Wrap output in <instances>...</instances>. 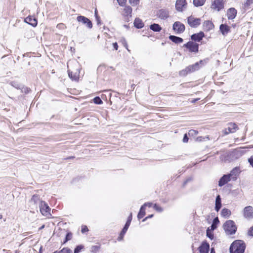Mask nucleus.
<instances>
[{"label": "nucleus", "instance_id": "052dcab7", "mask_svg": "<svg viewBox=\"0 0 253 253\" xmlns=\"http://www.w3.org/2000/svg\"><path fill=\"white\" fill-rule=\"evenodd\" d=\"M211 253H215V252L214 251V249L213 248H212L211 249Z\"/></svg>", "mask_w": 253, "mask_h": 253}, {"label": "nucleus", "instance_id": "a19ab883", "mask_svg": "<svg viewBox=\"0 0 253 253\" xmlns=\"http://www.w3.org/2000/svg\"><path fill=\"white\" fill-rule=\"evenodd\" d=\"M39 200V197L38 195H34L31 198V201L36 203Z\"/></svg>", "mask_w": 253, "mask_h": 253}, {"label": "nucleus", "instance_id": "6e6552de", "mask_svg": "<svg viewBox=\"0 0 253 253\" xmlns=\"http://www.w3.org/2000/svg\"><path fill=\"white\" fill-rule=\"evenodd\" d=\"M238 129V126L234 123H229L227 125V127L225 128L223 132L225 135L228 134L230 133H234Z\"/></svg>", "mask_w": 253, "mask_h": 253}, {"label": "nucleus", "instance_id": "f8f14e48", "mask_svg": "<svg viewBox=\"0 0 253 253\" xmlns=\"http://www.w3.org/2000/svg\"><path fill=\"white\" fill-rule=\"evenodd\" d=\"M68 75L70 79L74 81H78L80 76V71L78 69H76L74 71L68 70Z\"/></svg>", "mask_w": 253, "mask_h": 253}, {"label": "nucleus", "instance_id": "1a4fd4ad", "mask_svg": "<svg viewBox=\"0 0 253 253\" xmlns=\"http://www.w3.org/2000/svg\"><path fill=\"white\" fill-rule=\"evenodd\" d=\"M188 23L192 27H197L200 24L201 19L190 16L188 18Z\"/></svg>", "mask_w": 253, "mask_h": 253}, {"label": "nucleus", "instance_id": "412c9836", "mask_svg": "<svg viewBox=\"0 0 253 253\" xmlns=\"http://www.w3.org/2000/svg\"><path fill=\"white\" fill-rule=\"evenodd\" d=\"M213 27L214 25L211 21H206L203 23V27L206 31H210L213 29Z\"/></svg>", "mask_w": 253, "mask_h": 253}, {"label": "nucleus", "instance_id": "09e8293b", "mask_svg": "<svg viewBox=\"0 0 253 253\" xmlns=\"http://www.w3.org/2000/svg\"><path fill=\"white\" fill-rule=\"evenodd\" d=\"M152 205V203H146L143 205V206H144V208H145L146 207H151Z\"/></svg>", "mask_w": 253, "mask_h": 253}, {"label": "nucleus", "instance_id": "bf43d9fd", "mask_svg": "<svg viewBox=\"0 0 253 253\" xmlns=\"http://www.w3.org/2000/svg\"><path fill=\"white\" fill-rule=\"evenodd\" d=\"M124 236H121V234L120 235V236L118 237V240L120 241L122 240Z\"/></svg>", "mask_w": 253, "mask_h": 253}, {"label": "nucleus", "instance_id": "9d476101", "mask_svg": "<svg viewBox=\"0 0 253 253\" xmlns=\"http://www.w3.org/2000/svg\"><path fill=\"white\" fill-rule=\"evenodd\" d=\"M224 5L223 0H215L212 3L211 8L215 10L219 11L221 9L223 8Z\"/></svg>", "mask_w": 253, "mask_h": 253}, {"label": "nucleus", "instance_id": "dca6fc26", "mask_svg": "<svg viewBox=\"0 0 253 253\" xmlns=\"http://www.w3.org/2000/svg\"><path fill=\"white\" fill-rule=\"evenodd\" d=\"M24 21L33 27H36L38 23L37 19L32 16H29L25 18Z\"/></svg>", "mask_w": 253, "mask_h": 253}, {"label": "nucleus", "instance_id": "423d86ee", "mask_svg": "<svg viewBox=\"0 0 253 253\" xmlns=\"http://www.w3.org/2000/svg\"><path fill=\"white\" fill-rule=\"evenodd\" d=\"M243 216L245 218L252 219L253 218V207L252 206L246 207L243 211Z\"/></svg>", "mask_w": 253, "mask_h": 253}, {"label": "nucleus", "instance_id": "603ef678", "mask_svg": "<svg viewBox=\"0 0 253 253\" xmlns=\"http://www.w3.org/2000/svg\"><path fill=\"white\" fill-rule=\"evenodd\" d=\"M87 231H88V229H87V227L84 226V227H82V233H84Z\"/></svg>", "mask_w": 253, "mask_h": 253}, {"label": "nucleus", "instance_id": "37998d69", "mask_svg": "<svg viewBox=\"0 0 253 253\" xmlns=\"http://www.w3.org/2000/svg\"><path fill=\"white\" fill-rule=\"evenodd\" d=\"M117 1L120 5L123 6L125 4L126 0H117Z\"/></svg>", "mask_w": 253, "mask_h": 253}, {"label": "nucleus", "instance_id": "c9c22d12", "mask_svg": "<svg viewBox=\"0 0 253 253\" xmlns=\"http://www.w3.org/2000/svg\"><path fill=\"white\" fill-rule=\"evenodd\" d=\"M94 103L96 104H101L103 102L99 97H96L93 99Z\"/></svg>", "mask_w": 253, "mask_h": 253}, {"label": "nucleus", "instance_id": "2eb2a0df", "mask_svg": "<svg viewBox=\"0 0 253 253\" xmlns=\"http://www.w3.org/2000/svg\"><path fill=\"white\" fill-rule=\"evenodd\" d=\"M240 173V169L236 167L233 169L230 174H228L232 180L235 181L237 179L238 176Z\"/></svg>", "mask_w": 253, "mask_h": 253}, {"label": "nucleus", "instance_id": "c03bdc74", "mask_svg": "<svg viewBox=\"0 0 253 253\" xmlns=\"http://www.w3.org/2000/svg\"><path fill=\"white\" fill-rule=\"evenodd\" d=\"M57 27L60 29H63L65 28V26L63 23H60L57 25Z\"/></svg>", "mask_w": 253, "mask_h": 253}, {"label": "nucleus", "instance_id": "338daca9", "mask_svg": "<svg viewBox=\"0 0 253 253\" xmlns=\"http://www.w3.org/2000/svg\"><path fill=\"white\" fill-rule=\"evenodd\" d=\"M188 180H188V179H187L186 181H185V183H186V182H187V181H188Z\"/></svg>", "mask_w": 253, "mask_h": 253}, {"label": "nucleus", "instance_id": "c756f323", "mask_svg": "<svg viewBox=\"0 0 253 253\" xmlns=\"http://www.w3.org/2000/svg\"><path fill=\"white\" fill-rule=\"evenodd\" d=\"M206 0H193V3L196 6H200L204 4Z\"/></svg>", "mask_w": 253, "mask_h": 253}, {"label": "nucleus", "instance_id": "864d4df0", "mask_svg": "<svg viewBox=\"0 0 253 253\" xmlns=\"http://www.w3.org/2000/svg\"><path fill=\"white\" fill-rule=\"evenodd\" d=\"M113 46L115 50H117L118 48V45L117 42H114L113 43Z\"/></svg>", "mask_w": 253, "mask_h": 253}, {"label": "nucleus", "instance_id": "7ed1b4c3", "mask_svg": "<svg viewBox=\"0 0 253 253\" xmlns=\"http://www.w3.org/2000/svg\"><path fill=\"white\" fill-rule=\"evenodd\" d=\"M224 229L228 234H233L237 230V227L233 221L229 220L223 225Z\"/></svg>", "mask_w": 253, "mask_h": 253}, {"label": "nucleus", "instance_id": "9b49d317", "mask_svg": "<svg viewBox=\"0 0 253 253\" xmlns=\"http://www.w3.org/2000/svg\"><path fill=\"white\" fill-rule=\"evenodd\" d=\"M173 29L177 33H181L185 30V26L180 22H175L173 25Z\"/></svg>", "mask_w": 253, "mask_h": 253}, {"label": "nucleus", "instance_id": "13d9d810", "mask_svg": "<svg viewBox=\"0 0 253 253\" xmlns=\"http://www.w3.org/2000/svg\"><path fill=\"white\" fill-rule=\"evenodd\" d=\"M104 91L108 93V96L110 97L111 96V93L110 92L109 90H104Z\"/></svg>", "mask_w": 253, "mask_h": 253}, {"label": "nucleus", "instance_id": "5701e85b", "mask_svg": "<svg viewBox=\"0 0 253 253\" xmlns=\"http://www.w3.org/2000/svg\"><path fill=\"white\" fill-rule=\"evenodd\" d=\"M134 25L137 28L140 29L144 26V23L139 18H136L134 21Z\"/></svg>", "mask_w": 253, "mask_h": 253}, {"label": "nucleus", "instance_id": "a211bd4d", "mask_svg": "<svg viewBox=\"0 0 253 253\" xmlns=\"http://www.w3.org/2000/svg\"><path fill=\"white\" fill-rule=\"evenodd\" d=\"M237 14V10L234 8H230L228 9L227 12V16L229 20L234 19Z\"/></svg>", "mask_w": 253, "mask_h": 253}, {"label": "nucleus", "instance_id": "f3484780", "mask_svg": "<svg viewBox=\"0 0 253 253\" xmlns=\"http://www.w3.org/2000/svg\"><path fill=\"white\" fill-rule=\"evenodd\" d=\"M210 245L206 242L202 243L199 248L200 253H208Z\"/></svg>", "mask_w": 253, "mask_h": 253}, {"label": "nucleus", "instance_id": "39448f33", "mask_svg": "<svg viewBox=\"0 0 253 253\" xmlns=\"http://www.w3.org/2000/svg\"><path fill=\"white\" fill-rule=\"evenodd\" d=\"M183 46L188 48L190 52L196 53L198 51L199 44L193 42H188Z\"/></svg>", "mask_w": 253, "mask_h": 253}, {"label": "nucleus", "instance_id": "aec40b11", "mask_svg": "<svg viewBox=\"0 0 253 253\" xmlns=\"http://www.w3.org/2000/svg\"><path fill=\"white\" fill-rule=\"evenodd\" d=\"M204 37V34L202 32H200L198 34H195L191 36V39L193 41L196 42H200L202 40L203 38Z\"/></svg>", "mask_w": 253, "mask_h": 253}, {"label": "nucleus", "instance_id": "6e6d98bb", "mask_svg": "<svg viewBox=\"0 0 253 253\" xmlns=\"http://www.w3.org/2000/svg\"><path fill=\"white\" fill-rule=\"evenodd\" d=\"M215 201H221V199L219 195L217 196Z\"/></svg>", "mask_w": 253, "mask_h": 253}, {"label": "nucleus", "instance_id": "4be33fe9", "mask_svg": "<svg viewBox=\"0 0 253 253\" xmlns=\"http://www.w3.org/2000/svg\"><path fill=\"white\" fill-rule=\"evenodd\" d=\"M220 30L223 35H226L230 31V27L225 24H221L220 26Z\"/></svg>", "mask_w": 253, "mask_h": 253}, {"label": "nucleus", "instance_id": "cd10ccee", "mask_svg": "<svg viewBox=\"0 0 253 253\" xmlns=\"http://www.w3.org/2000/svg\"><path fill=\"white\" fill-rule=\"evenodd\" d=\"M221 214L223 217H229L231 215V211L226 208H224L221 211Z\"/></svg>", "mask_w": 253, "mask_h": 253}, {"label": "nucleus", "instance_id": "b1692460", "mask_svg": "<svg viewBox=\"0 0 253 253\" xmlns=\"http://www.w3.org/2000/svg\"><path fill=\"white\" fill-rule=\"evenodd\" d=\"M169 39L173 42L175 43H179L183 42V39L181 38L175 36H170L169 37Z\"/></svg>", "mask_w": 253, "mask_h": 253}, {"label": "nucleus", "instance_id": "20e7f679", "mask_svg": "<svg viewBox=\"0 0 253 253\" xmlns=\"http://www.w3.org/2000/svg\"><path fill=\"white\" fill-rule=\"evenodd\" d=\"M40 211L43 215L47 216L50 215L49 211L50 209L47 204L43 201H41L40 204Z\"/></svg>", "mask_w": 253, "mask_h": 253}, {"label": "nucleus", "instance_id": "6ab92c4d", "mask_svg": "<svg viewBox=\"0 0 253 253\" xmlns=\"http://www.w3.org/2000/svg\"><path fill=\"white\" fill-rule=\"evenodd\" d=\"M232 180L230 176L227 175H224L219 180L218 185L219 186H222L226 184L229 181Z\"/></svg>", "mask_w": 253, "mask_h": 253}, {"label": "nucleus", "instance_id": "7c9ffc66", "mask_svg": "<svg viewBox=\"0 0 253 253\" xmlns=\"http://www.w3.org/2000/svg\"><path fill=\"white\" fill-rule=\"evenodd\" d=\"M213 230H211L210 227H209L207 230V236L211 239H212L213 238V234L212 232Z\"/></svg>", "mask_w": 253, "mask_h": 253}, {"label": "nucleus", "instance_id": "4d7b16f0", "mask_svg": "<svg viewBox=\"0 0 253 253\" xmlns=\"http://www.w3.org/2000/svg\"><path fill=\"white\" fill-rule=\"evenodd\" d=\"M202 137L200 136V137H198L196 139V140L198 141H201L202 140Z\"/></svg>", "mask_w": 253, "mask_h": 253}, {"label": "nucleus", "instance_id": "4468645a", "mask_svg": "<svg viewBox=\"0 0 253 253\" xmlns=\"http://www.w3.org/2000/svg\"><path fill=\"white\" fill-rule=\"evenodd\" d=\"M186 5L185 0H177L175 3V7L177 11H182L183 8H185Z\"/></svg>", "mask_w": 253, "mask_h": 253}, {"label": "nucleus", "instance_id": "49530a36", "mask_svg": "<svg viewBox=\"0 0 253 253\" xmlns=\"http://www.w3.org/2000/svg\"><path fill=\"white\" fill-rule=\"evenodd\" d=\"M122 43L123 44L124 46L126 47V48L128 50L127 48V44L126 43V42L125 39H123L122 40Z\"/></svg>", "mask_w": 253, "mask_h": 253}, {"label": "nucleus", "instance_id": "3c124183", "mask_svg": "<svg viewBox=\"0 0 253 253\" xmlns=\"http://www.w3.org/2000/svg\"><path fill=\"white\" fill-rule=\"evenodd\" d=\"M248 233L250 235L253 236V226L250 228Z\"/></svg>", "mask_w": 253, "mask_h": 253}, {"label": "nucleus", "instance_id": "e2e57ef3", "mask_svg": "<svg viewBox=\"0 0 253 253\" xmlns=\"http://www.w3.org/2000/svg\"><path fill=\"white\" fill-rule=\"evenodd\" d=\"M199 100V99H198V98H197V99H194L192 102H193V103H195L196 101H197V100Z\"/></svg>", "mask_w": 253, "mask_h": 253}, {"label": "nucleus", "instance_id": "e433bc0d", "mask_svg": "<svg viewBox=\"0 0 253 253\" xmlns=\"http://www.w3.org/2000/svg\"><path fill=\"white\" fill-rule=\"evenodd\" d=\"M129 3L132 6H136L139 3V0H129Z\"/></svg>", "mask_w": 253, "mask_h": 253}, {"label": "nucleus", "instance_id": "79ce46f5", "mask_svg": "<svg viewBox=\"0 0 253 253\" xmlns=\"http://www.w3.org/2000/svg\"><path fill=\"white\" fill-rule=\"evenodd\" d=\"M131 220H132V213H130L129 216L128 217V219H127V220L126 223L130 225Z\"/></svg>", "mask_w": 253, "mask_h": 253}, {"label": "nucleus", "instance_id": "a878e982", "mask_svg": "<svg viewBox=\"0 0 253 253\" xmlns=\"http://www.w3.org/2000/svg\"><path fill=\"white\" fill-rule=\"evenodd\" d=\"M150 28L154 32H160L162 30V28L158 24H153L150 25Z\"/></svg>", "mask_w": 253, "mask_h": 253}, {"label": "nucleus", "instance_id": "c85d7f7f", "mask_svg": "<svg viewBox=\"0 0 253 253\" xmlns=\"http://www.w3.org/2000/svg\"><path fill=\"white\" fill-rule=\"evenodd\" d=\"M219 222L218 217H216L213 219L211 225L210 227L211 230H214L216 228L217 224Z\"/></svg>", "mask_w": 253, "mask_h": 253}, {"label": "nucleus", "instance_id": "ddd939ff", "mask_svg": "<svg viewBox=\"0 0 253 253\" xmlns=\"http://www.w3.org/2000/svg\"><path fill=\"white\" fill-rule=\"evenodd\" d=\"M157 15L159 18L162 19H165L169 17V12L166 9H161L158 11Z\"/></svg>", "mask_w": 253, "mask_h": 253}, {"label": "nucleus", "instance_id": "f704fd0d", "mask_svg": "<svg viewBox=\"0 0 253 253\" xmlns=\"http://www.w3.org/2000/svg\"><path fill=\"white\" fill-rule=\"evenodd\" d=\"M153 208L158 212H162L163 211V208L156 204L154 205Z\"/></svg>", "mask_w": 253, "mask_h": 253}, {"label": "nucleus", "instance_id": "f257e3e1", "mask_svg": "<svg viewBox=\"0 0 253 253\" xmlns=\"http://www.w3.org/2000/svg\"><path fill=\"white\" fill-rule=\"evenodd\" d=\"M246 248L245 243L242 240H236L230 247V253H244Z\"/></svg>", "mask_w": 253, "mask_h": 253}, {"label": "nucleus", "instance_id": "2f4dec72", "mask_svg": "<svg viewBox=\"0 0 253 253\" xmlns=\"http://www.w3.org/2000/svg\"><path fill=\"white\" fill-rule=\"evenodd\" d=\"M130 225L129 224H127L126 223L124 227L123 228L122 232H121V236H124V235L125 234V233H126V231L127 230L128 228V227Z\"/></svg>", "mask_w": 253, "mask_h": 253}, {"label": "nucleus", "instance_id": "8fccbe9b", "mask_svg": "<svg viewBox=\"0 0 253 253\" xmlns=\"http://www.w3.org/2000/svg\"><path fill=\"white\" fill-rule=\"evenodd\" d=\"M252 2V0H247L245 4V6H249L251 4V3Z\"/></svg>", "mask_w": 253, "mask_h": 253}, {"label": "nucleus", "instance_id": "0eeeda50", "mask_svg": "<svg viewBox=\"0 0 253 253\" xmlns=\"http://www.w3.org/2000/svg\"><path fill=\"white\" fill-rule=\"evenodd\" d=\"M77 20L83 24L85 25L87 28L91 29L92 27L91 21L87 18L84 16H79L77 18Z\"/></svg>", "mask_w": 253, "mask_h": 253}, {"label": "nucleus", "instance_id": "de8ad7c7", "mask_svg": "<svg viewBox=\"0 0 253 253\" xmlns=\"http://www.w3.org/2000/svg\"><path fill=\"white\" fill-rule=\"evenodd\" d=\"M248 161L250 165L252 166L253 168V156H251L249 159Z\"/></svg>", "mask_w": 253, "mask_h": 253}, {"label": "nucleus", "instance_id": "774afa93", "mask_svg": "<svg viewBox=\"0 0 253 253\" xmlns=\"http://www.w3.org/2000/svg\"><path fill=\"white\" fill-rule=\"evenodd\" d=\"M2 218V216L0 215V219Z\"/></svg>", "mask_w": 253, "mask_h": 253}, {"label": "nucleus", "instance_id": "680f3d73", "mask_svg": "<svg viewBox=\"0 0 253 253\" xmlns=\"http://www.w3.org/2000/svg\"><path fill=\"white\" fill-rule=\"evenodd\" d=\"M44 225H42V226L39 228V229H40V230H41V229H42L44 228Z\"/></svg>", "mask_w": 253, "mask_h": 253}, {"label": "nucleus", "instance_id": "473e14b6", "mask_svg": "<svg viewBox=\"0 0 253 253\" xmlns=\"http://www.w3.org/2000/svg\"><path fill=\"white\" fill-rule=\"evenodd\" d=\"M198 133V131L196 130L191 129L189 131L188 134L191 136H195Z\"/></svg>", "mask_w": 253, "mask_h": 253}, {"label": "nucleus", "instance_id": "f03ea898", "mask_svg": "<svg viewBox=\"0 0 253 253\" xmlns=\"http://www.w3.org/2000/svg\"><path fill=\"white\" fill-rule=\"evenodd\" d=\"M203 60H200L199 62H197L193 65L187 67L184 70L180 72V75L181 76H185L187 74L197 71L200 68V64H204Z\"/></svg>", "mask_w": 253, "mask_h": 253}, {"label": "nucleus", "instance_id": "393cba45", "mask_svg": "<svg viewBox=\"0 0 253 253\" xmlns=\"http://www.w3.org/2000/svg\"><path fill=\"white\" fill-rule=\"evenodd\" d=\"M132 8L129 6H126L124 9V15L125 16H131Z\"/></svg>", "mask_w": 253, "mask_h": 253}, {"label": "nucleus", "instance_id": "bb28decb", "mask_svg": "<svg viewBox=\"0 0 253 253\" xmlns=\"http://www.w3.org/2000/svg\"><path fill=\"white\" fill-rule=\"evenodd\" d=\"M145 215V209L144 208V206H142L140 211L137 215V217L139 219L143 218L144 216Z\"/></svg>", "mask_w": 253, "mask_h": 253}, {"label": "nucleus", "instance_id": "a18cd8bd", "mask_svg": "<svg viewBox=\"0 0 253 253\" xmlns=\"http://www.w3.org/2000/svg\"><path fill=\"white\" fill-rule=\"evenodd\" d=\"M188 141V138L187 134H185L183 138V142L184 143H187Z\"/></svg>", "mask_w": 253, "mask_h": 253}, {"label": "nucleus", "instance_id": "5fc2aeb1", "mask_svg": "<svg viewBox=\"0 0 253 253\" xmlns=\"http://www.w3.org/2000/svg\"><path fill=\"white\" fill-rule=\"evenodd\" d=\"M153 216V214H151L149 216H148L147 217H145L144 219H143V221H146L148 218H151Z\"/></svg>", "mask_w": 253, "mask_h": 253}, {"label": "nucleus", "instance_id": "69168bd1", "mask_svg": "<svg viewBox=\"0 0 253 253\" xmlns=\"http://www.w3.org/2000/svg\"><path fill=\"white\" fill-rule=\"evenodd\" d=\"M74 158V157L72 156V157H70L69 158H68V159H73Z\"/></svg>", "mask_w": 253, "mask_h": 253}, {"label": "nucleus", "instance_id": "72a5a7b5", "mask_svg": "<svg viewBox=\"0 0 253 253\" xmlns=\"http://www.w3.org/2000/svg\"><path fill=\"white\" fill-rule=\"evenodd\" d=\"M221 207V201H215V210L216 211H218Z\"/></svg>", "mask_w": 253, "mask_h": 253}, {"label": "nucleus", "instance_id": "58836bf2", "mask_svg": "<svg viewBox=\"0 0 253 253\" xmlns=\"http://www.w3.org/2000/svg\"><path fill=\"white\" fill-rule=\"evenodd\" d=\"M83 246H77L74 250V253H79L80 251L83 249Z\"/></svg>", "mask_w": 253, "mask_h": 253}, {"label": "nucleus", "instance_id": "0e129e2a", "mask_svg": "<svg viewBox=\"0 0 253 253\" xmlns=\"http://www.w3.org/2000/svg\"><path fill=\"white\" fill-rule=\"evenodd\" d=\"M95 15H96V18H97L96 10H95Z\"/></svg>", "mask_w": 253, "mask_h": 253}, {"label": "nucleus", "instance_id": "4c0bfd02", "mask_svg": "<svg viewBox=\"0 0 253 253\" xmlns=\"http://www.w3.org/2000/svg\"><path fill=\"white\" fill-rule=\"evenodd\" d=\"M58 253H72V251L68 248H63Z\"/></svg>", "mask_w": 253, "mask_h": 253}, {"label": "nucleus", "instance_id": "ea45409f", "mask_svg": "<svg viewBox=\"0 0 253 253\" xmlns=\"http://www.w3.org/2000/svg\"><path fill=\"white\" fill-rule=\"evenodd\" d=\"M72 235L71 233H68L66 236V239L64 243L67 242L69 240H70L72 239Z\"/></svg>", "mask_w": 253, "mask_h": 253}]
</instances>
